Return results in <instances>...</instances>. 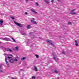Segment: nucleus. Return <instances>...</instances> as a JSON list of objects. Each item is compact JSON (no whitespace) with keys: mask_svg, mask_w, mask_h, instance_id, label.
<instances>
[{"mask_svg":"<svg viewBox=\"0 0 79 79\" xmlns=\"http://www.w3.org/2000/svg\"><path fill=\"white\" fill-rule=\"evenodd\" d=\"M0 39H2V40H5L6 41H10V38L7 37L1 38H0Z\"/></svg>","mask_w":79,"mask_h":79,"instance_id":"nucleus-1","label":"nucleus"},{"mask_svg":"<svg viewBox=\"0 0 79 79\" xmlns=\"http://www.w3.org/2000/svg\"><path fill=\"white\" fill-rule=\"evenodd\" d=\"M14 22L15 23V24L16 25H17V26H18L20 27H23V25H22V24L19 23H17L15 21H14Z\"/></svg>","mask_w":79,"mask_h":79,"instance_id":"nucleus-2","label":"nucleus"},{"mask_svg":"<svg viewBox=\"0 0 79 79\" xmlns=\"http://www.w3.org/2000/svg\"><path fill=\"white\" fill-rule=\"evenodd\" d=\"M47 42L49 44V45H53V46H54V44H53V43H52V41L47 40Z\"/></svg>","mask_w":79,"mask_h":79,"instance_id":"nucleus-3","label":"nucleus"},{"mask_svg":"<svg viewBox=\"0 0 79 79\" xmlns=\"http://www.w3.org/2000/svg\"><path fill=\"white\" fill-rule=\"evenodd\" d=\"M6 51H8L10 52H13V51L11 49H9V48H6L5 50Z\"/></svg>","mask_w":79,"mask_h":79,"instance_id":"nucleus-4","label":"nucleus"},{"mask_svg":"<svg viewBox=\"0 0 79 79\" xmlns=\"http://www.w3.org/2000/svg\"><path fill=\"white\" fill-rule=\"evenodd\" d=\"M9 61L10 63H14V59L12 58L9 60Z\"/></svg>","mask_w":79,"mask_h":79,"instance_id":"nucleus-5","label":"nucleus"},{"mask_svg":"<svg viewBox=\"0 0 79 79\" xmlns=\"http://www.w3.org/2000/svg\"><path fill=\"white\" fill-rule=\"evenodd\" d=\"M31 22L33 24H36L37 23H36V22L34 20H31Z\"/></svg>","mask_w":79,"mask_h":79,"instance_id":"nucleus-6","label":"nucleus"},{"mask_svg":"<svg viewBox=\"0 0 79 79\" xmlns=\"http://www.w3.org/2000/svg\"><path fill=\"white\" fill-rule=\"evenodd\" d=\"M31 11H32V12H33V13H36V14L37 13V12H35V10H34V9H31Z\"/></svg>","mask_w":79,"mask_h":79,"instance_id":"nucleus-7","label":"nucleus"},{"mask_svg":"<svg viewBox=\"0 0 79 79\" xmlns=\"http://www.w3.org/2000/svg\"><path fill=\"white\" fill-rule=\"evenodd\" d=\"M3 21L2 20H0V27H1L2 26V24H3Z\"/></svg>","mask_w":79,"mask_h":79,"instance_id":"nucleus-8","label":"nucleus"},{"mask_svg":"<svg viewBox=\"0 0 79 79\" xmlns=\"http://www.w3.org/2000/svg\"><path fill=\"white\" fill-rule=\"evenodd\" d=\"M75 45L77 47V46L79 45V44H78V43L77 42V40H75Z\"/></svg>","mask_w":79,"mask_h":79,"instance_id":"nucleus-9","label":"nucleus"},{"mask_svg":"<svg viewBox=\"0 0 79 79\" xmlns=\"http://www.w3.org/2000/svg\"><path fill=\"white\" fill-rule=\"evenodd\" d=\"M5 61L7 65L9 64L8 63V62L7 61V59L6 58H5Z\"/></svg>","mask_w":79,"mask_h":79,"instance_id":"nucleus-10","label":"nucleus"},{"mask_svg":"<svg viewBox=\"0 0 79 79\" xmlns=\"http://www.w3.org/2000/svg\"><path fill=\"white\" fill-rule=\"evenodd\" d=\"M46 3H48V4H49V3H50V1H47V0H44V1Z\"/></svg>","mask_w":79,"mask_h":79,"instance_id":"nucleus-11","label":"nucleus"},{"mask_svg":"<svg viewBox=\"0 0 79 79\" xmlns=\"http://www.w3.org/2000/svg\"><path fill=\"white\" fill-rule=\"evenodd\" d=\"M22 34L23 35H27L26 33L24 32H22Z\"/></svg>","mask_w":79,"mask_h":79,"instance_id":"nucleus-12","label":"nucleus"},{"mask_svg":"<svg viewBox=\"0 0 79 79\" xmlns=\"http://www.w3.org/2000/svg\"><path fill=\"white\" fill-rule=\"evenodd\" d=\"M26 57H24L22 58L21 60L22 61H23V60H26Z\"/></svg>","mask_w":79,"mask_h":79,"instance_id":"nucleus-13","label":"nucleus"},{"mask_svg":"<svg viewBox=\"0 0 79 79\" xmlns=\"http://www.w3.org/2000/svg\"><path fill=\"white\" fill-rule=\"evenodd\" d=\"M34 69L36 71H37V68L35 67V66H34Z\"/></svg>","mask_w":79,"mask_h":79,"instance_id":"nucleus-14","label":"nucleus"},{"mask_svg":"<svg viewBox=\"0 0 79 79\" xmlns=\"http://www.w3.org/2000/svg\"><path fill=\"white\" fill-rule=\"evenodd\" d=\"M1 48H2V49L3 50H5V49H6V48L3 47H1Z\"/></svg>","mask_w":79,"mask_h":79,"instance_id":"nucleus-15","label":"nucleus"},{"mask_svg":"<svg viewBox=\"0 0 79 79\" xmlns=\"http://www.w3.org/2000/svg\"><path fill=\"white\" fill-rule=\"evenodd\" d=\"M19 48L18 47V46L16 47L15 48V50H16V51H18V50Z\"/></svg>","mask_w":79,"mask_h":79,"instance_id":"nucleus-16","label":"nucleus"},{"mask_svg":"<svg viewBox=\"0 0 79 79\" xmlns=\"http://www.w3.org/2000/svg\"><path fill=\"white\" fill-rule=\"evenodd\" d=\"M70 14H71V15H76V12H73V13H70Z\"/></svg>","mask_w":79,"mask_h":79,"instance_id":"nucleus-17","label":"nucleus"},{"mask_svg":"<svg viewBox=\"0 0 79 79\" xmlns=\"http://www.w3.org/2000/svg\"><path fill=\"white\" fill-rule=\"evenodd\" d=\"M14 61H18V59L16 58L14 59Z\"/></svg>","mask_w":79,"mask_h":79,"instance_id":"nucleus-18","label":"nucleus"},{"mask_svg":"<svg viewBox=\"0 0 79 79\" xmlns=\"http://www.w3.org/2000/svg\"><path fill=\"white\" fill-rule=\"evenodd\" d=\"M30 27H31V26H30V25H28L27 26V29H30Z\"/></svg>","mask_w":79,"mask_h":79,"instance_id":"nucleus-19","label":"nucleus"},{"mask_svg":"<svg viewBox=\"0 0 79 79\" xmlns=\"http://www.w3.org/2000/svg\"><path fill=\"white\" fill-rule=\"evenodd\" d=\"M29 34L30 35H33V33L31 32L29 33Z\"/></svg>","mask_w":79,"mask_h":79,"instance_id":"nucleus-20","label":"nucleus"},{"mask_svg":"<svg viewBox=\"0 0 79 79\" xmlns=\"http://www.w3.org/2000/svg\"><path fill=\"white\" fill-rule=\"evenodd\" d=\"M11 39L13 40V42H16V41H15V40L13 39V38H11Z\"/></svg>","mask_w":79,"mask_h":79,"instance_id":"nucleus-21","label":"nucleus"},{"mask_svg":"<svg viewBox=\"0 0 79 79\" xmlns=\"http://www.w3.org/2000/svg\"><path fill=\"white\" fill-rule=\"evenodd\" d=\"M62 54H63V55H65V52H64V51H62Z\"/></svg>","mask_w":79,"mask_h":79,"instance_id":"nucleus-22","label":"nucleus"},{"mask_svg":"<svg viewBox=\"0 0 79 79\" xmlns=\"http://www.w3.org/2000/svg\"><path fill=\"white\" fill-rule=\"evenodd\" d=\"M20 71H24V69H21L20 70Z\"/></svg>","mask_w":79,"mask_h":79,"instance_id":"nucleus-23","label":"nucleus"},{"mask_svg":"<svg viewBox=\"0 0 79 79\" xmlns=\"http://www.w3.org/2000/svg\"><path fill=\"white\" fill-rule=\"evenodd\" d=\"M54 73H58V72L57 70L54 71Z\"/></svg>","mask_w":79,"mask_h":79,"instance_id":"nucleus-24","label":"nucleus"},{"mask_svg":"<svg viewBox=\"0 0 79 79\" xmlns=\"http://www.w3.org/2000/svg\"><path fill=\"white\" fill-rule=\"evenodd\" d=\"M75 10H76V9H74L72 10L71 11V12H73V11H75Z\"/></svg>","mask_w":79,"mask_h":79,"instance_id":"nucleus-25","label":"nucleus"},{"mask_svg":"<svg viewBox=\"0 0 79 79\" xmlns=\"http://www.w3.org/2000/svg\"><path fill=\"white\" fill-rule=\"evenodd\" d=\"M11 49L12 50H16V49H15V48H12Z\"/></svg>","mask_w":79,"mask_h":79,"instance_id":"nucleus-26","label":"nucleus"},{"mask_svg":"<svg viewBox=\"0 0 79 79\" xmlns=\"http://www.w3.org/2000/svg\"><path fill=\"white\" fill-rule=\"evenodd\" d=\"M35 56L36 57V58H39V55L36 54L35 55Z\"/></svg>","mask_w":79,"mask_h":79,"instance_id":"nucleus-27","label":"nucleus"},{"mask_svg":"<svg viewBox=\"0 0 79 79\" xmlns=\"http://www.w3.org/2000/svg\"><path fill=\"white\" fill-rule=\"evenodd\" d=\"M35 4H36V6H39V4H38V3L36 2L35 3Z\"/></svg>","mask_w":79,"mask_h":79,"instance_id":"nucleus-28","label":"nucleus"},{"mask_svg":"<svg viewBox=\"0 0 79 79\" xmlns=\"http://www.w3.org/2000/svg\"><path fill=\"white\" fill-rule=\"evenodd\" d=\"M35 20V19H34V18H33L31 19V21H34Z\"/></svg>","mask_w":79,"mask_h":79,"instance_id":"nucleus-29","label":"nucleus"},{"mask_svg":"<svg viewBox=\"0 0 79 79\" xmlns=\"http://www.w3.org/2000/svg\"><path fill=\"white\" fill-rule=\"evenodd\" d=\"M68 24L69 25V24H71V22H68Z\"/></svg>","mask_w":79,"mask_h":79,"instance_id":"nucleus-30","label":"nucleus"},{"mask_svg":"<svg viewBox=\"0 0 79 79\" xmlns=\"http://www.w3.org/2000/svg\"><path fill=\"white\" fill-rule=\"evenodd\" d=\"M11 18L12 19H15V18L13 17H11Z\"/></svg>","mask_w":79,"mask_h":79,"instance_id":"nucleus-31","label":"nucleus"},{"mask_svg":"<svg viewBox=\"0 0 79 79\" xmlns=\"http://www.w3.org/2000/svg\"><path fill=\"white\" fill-rule=\"evenodd\" d=\"M54 59L56 61H57V60H56V57H54Z\"/></svg>","mask_w":79,"mask_h":79,"instance_id":"nucleus-32","label":"nucleus"},{"mask_svg":"<svg viewBox=\"0 0 79 79\" xmlns=\"http://www.w3.org/2000/svg\"><path fill=\"white\" fill-rule=\"evenodd\" d=\"M12 58L11 57L8 56L7 58H8L9 59H10V58Z\"/></svg>","mask_w":79,"mask_h":79,"instance_id":"nucleus-33","label":"nucleus"},{"mask_svg":"<svg viewBox=\"0 0 79 79\" xmlns=\"http://www.w3.org/2000/svg\"><path fill=\"white\" fill-rule=\"evenodd\" d=\"M28 14L27 13V12H25V15H27Z\"/></svg>","mask_w":79,"mask_h":79,"instance_id":"nucleus-34","label":"nucleus"},{"mask_svg":"<svg viewBox=\"0 0 79 79\" xmlns=\"http://www.w3.org/2000/svg\"><path fill=\"white\" fill-rule=\"evenodd\" d=\"M32 79H35V77L34 76H33V77H32Z\"/></svg>","mask_w":79,"mask_h":79,"instance_id":"nucleus-35","label":"nucleus"},{"mask_svg":"<svg viewBox=\"0 0 79 79\" xmlns=\"http://www.w3.org/2000/svg\"><path fill=\"white\" fill-rule=\"evenodd\" d=\"M52 3H54V0H52L51 1Z\"/></svg>","mask_w":79,"mask_h":79,"instance_id":"nucleus-36","label":"nucleus"},{"mask_svg":"<svg viewBox=\"0 0 79 79\" xmlns=\"http://www.w3.org/2000/svg\"><path fill=\"white\" fill-rule=\"evenodd\" d=\"M39 40H42V38L40 37L39 38Z\"/></svg>","mask_w":79,"mask_h":79,"instance_id":"nucleus-37","label":"nucleus"},{"mask_svg":"<svg viewBox=\"0 0 79 79\" xmlns=\"http://www.w3.org/2000/svg\"><path fill=\"white\" fill-rule=\"evenodd\" d=\"M60 79V78L59 77H56V79Z\"/></svg>","mask_w":79,"mask_h":79,"instance_id":"nucleus-38","label":"nucleus"},{"mask_svg":"<svg viewBox=\"0 0 79 79\" xmlns=\"http://www.w3.org/2000/svg\"><path fill=\"white\" fill-rule=\"evenodd\" d=\"M16 58H19V57H18V56H16Z\"/></svg>","mask_w":79,"mask_h":79,"instance_id":"nucleus-39","label":"nucleus"},{"mask_svg":"<svg viewBox=\"0 0 79 79\" xmlns=\"http://www.w3.org/2000/svg\"><path fill=\"white\" fill-rule=\"evenodd\" d=\"M0 72H1L2 73H3V71L1 69H0Z\"/></svg>","mask_w":79,"mask_h":79,"instance_id":"nucleus-40","label":"nucleus"},{"mask_svg":"<svg viewBox=\"0 0 79 79\" xmlns=\"http://www.w3.org/2000/svg\"><path fill=\"white\" fill-rule=\"evenodd\" d=\"M9 56H12V55L9 54Z\"/></svg>","mask_w":79,"mask_h":79,"instance_id":"nucleus-41","label":"nucleus"},{"mask_svg":"<svg viewBox=\"0 0 79 79\" xmlns=\"http://www.w3.org/2000/svg\"><path fill=\"white\" fill-rule=\"evenodd\" d=\"M9 66H10V65L9 64L7 65V68H9Z\"/></svg>","mask_w":79,"mask_h":79,"instance_id":"nucleus-42","label":"nucleus"},{"mask_svg":"<svg viewBox=\"0 0 79 79\" xmlns=\"http://www.w3.org/2000/svg\"><path fill=\"white\" fill-rule=\"evenodd\" d=\"M53 55L54 56H55V55L54 54H53Z\"/></svg>","mask_w":79,"mask_h":79,"instance_id":"nucleus-43","label":"nucleus"},{"mask_svg":"<svg viewBox=\"0 0 79 79\" xmlns=\"http://www.w3.org/2000/svg\"><path fill=\"white\" fill-rule=\"evenodd\" d=\"M26 2H28V0H26Z\"/></svg>","mask_w":79,"mask_h":79,"instance_id":"nucleus-44","label":"nucleus"},{"mask_svg":"<svg viewBox=\"0 0 79 79\" xmlns=\"http://www.w3.org/2000/svg\"><path fill=\"white\" fill-rule=\"evenodd\" d=\"M11 79H15L13 77H12Z\"/></svg>","mask_w":79,"mask_h":79,"instance_id":"nucleus-45","label":"nucleus"},{"mask_svg":"<svg viewBox=\"0 0 79 79\" xmlns=\"http://www.w3.org/2000/svg\"><path fill=\"white\" fill-rule=\"evenodd\" d=\"M21 62H20V63H19V64H21Z\"/></svg>","mask_w":79,"mask_h":79,"instance_id":"nucleus-46","label":"nucleus"},{"mask_svg":"<svg viewBox=\"0 0 79 79\" xmlns=\"http://www.w3.org/2000/svg\"><path fill=\"white\" fill-rule=\"evenodd\" d=\"M20 71L19 72V73H20Z\"/></svg>","mask_w":79,"mask_h":79,"instance_id":"nucleus-47","label":"nucleus"},{"mask_svg":"<svg viewBox=\"0 0 79 79\" xmlns=\"http://www.w3.org/2000/svg\"><path fill=\"white\" fill-rule=\"evenodd\" d=\"M1 68V66H0V68Z\"/></svg>","mask_w":79,"mask_h":79,"instance_id":"nucleus-48","label":"nucleus"},{"mask_svg":"<svg viewBox=\"0 0 79 79\" xmlns=\"http://www.w3.org/2000/svg\"><path fill=\"white\" fill-rule=\"evenodd\" d=\"M0 44H1V42H0Z\"/></svg>","mask_w":79,"mask_h":79,"instance_id":"nucleus-49","label":"nucleus"},{"mask_svg":"<svg viewBox=\"0 0 79 79\" xmlns=\"http://www.w3.org/2000/svg\"><path fill=\"white\" fill-rule=\"evenodd\" d=\"M8 43H7V44H8Z\"/></svg>","mask_w":79,"mask_h":79,"instance_id":"nucleus-50","label":"nucleus"},{"mask_svg":"<svg viewBox=\"0 0 79 79\" xmlns=\"http://www.w3.org/2000/svg\"><path fill=\"white\" fill-rule=\"evenodd\" d=\"M2 15H4V14H2Z\"/></svg>","mask_w":79,"mask_h":79,"instance_id":"nucleus-51","label":"nucleus"}]
</instances>
